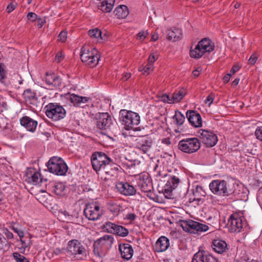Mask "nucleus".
Wrapping results in <instances>:
<instances>
[{
    "label": "nucleus",
    "instance_id": "nucleus-1",
    "mask_svg": "<svg viewBox=\"0 0 262 262\" xmlns=\"http://www.w3.org/2000/svg\"><path fill=\"white\" fill-rule=\"evenodd\" d=\"M209 188L215 194L227 196L233 194L235 191L233 183L221 180H213L209 184Z\"/></svg>",
    "mask_w": 262,
    "mask_h": 262
},
{
    "label": "nucleus",
    "instance_id": "nucleus-2",
    "mask_svg": "<svg viewBox=\"0 0 262 262\" xmlns=\"http://www.w3.org/2000/svg\"><path fill=\"white\" fill-rule=\"evenodd\" d=\"M214 49V45L212 41L208 38H204L199 41L194 49H192V47H191L189 54L192 58L199 59L202 57L205 53H210L212 52Z\"/></svg>",
    "mask_w": 262,
    "mask_h": 262
},
{
    "label": "nucleus",
    "instance_id": "nucleus-3",
    "mask_svg": "<svg viewBox=\"0 0 262 262\" xmlns=\"http://www.w3.org/2000/svg\"><path fill=\"white\" fill-rule=\"evenodd\" d=\"M114 242L112 235H105L96 241L94 244V253L100 257L103 256L105 252L109 250Z\"/></svg>",
    "mask_w": 262,
    "mask_h": 262
},
{
    "label": "nucleus",
    "instance_id": "nucleus-4",
    "mask_svg": "<svg viewBox=\"0 0 262 262\" xmlns=\"http://www.w3.org/2000/svg\"><path fill=\"white\" fill-rule=\"evenodd\" d=\"M45 108L47 116L53 121H59L66 117V110L62 106L57 103H50Z\"/></svg>",
    "mask_w": 262,
    "mask_h": 262
},
{
    "label": "nucleus",
    "instance_id": "nucleus-5",
    "mask_svg": "<svg viewBox=\"0 0 262 262\" xmlns=\"http://www.w3.org/2000/svg\"><path fill=\"white\" fill-rule=\"evenodd\" d=\"M47 166L50 172L58 176L65 175L68 169L64 161L57 157L51 158Z\"/></svg>",
    "mask_w": 262,
    "mask_h": 262
},
{
    "label": "nucleus",
    "instance_id": "nucleus-6",
    "mask_svg": "<svg viewBox=\"0 0 262 262\" xmlns=\"http://www.w3.org/2000/svg\"><path fill=\"white\" fill-rule=\"evenodd\" d=\"M112 161L106 154L102 152H95L91 157L93 168L97 173L101 169H105Z\"/></svg>",
    "mask_w": 262,
    "mask_h": 262
},
{
    "label": "nucleus",
    "instance_id": "nucleus-7",
    "mask_svg": "<svg viewBox=\"0 0 262 262\" xmlns=\"http://www.w3.org/2000/svg\"><path fill=\"white\" fill-rule=\"evenodd\" d=\"M201 146V142L196 138H187L180 141L178 148L182 151L192 154L198 151Z\"/></svg>",
    "mask_w": 262,
    "mask_h": 262
},
{
    "label": "nucleus",
    "instance_id": "nucleus-8",
    "mask_svg": "<svg viewBox=\"0 0 262 262\" xmlns=\"http://www.w3.org/2000/svg\"><path fill=\"white\" fill-rule=\"evenodd\" d=\"M120 119L127 129L133 128L140 123V116L135 112L121 110L120 112Z\"/></svg>",
    "mask_w": 262,
    "mask_h": 262
},
{
    "label": "nucleus",
    "instance_id": "nucleus-9",
    "mask_svg": "<svg viewBox=\"0 0 262 262\" xmlns=\"http://www.w3.org/2000/svg\"><path fill=\"white\" fill-rule=\"evenodd\" d=\"M84 214L89 220L95 221L98 220L103 215V209L96 202L90 203L86 205Z\"/></svg>",
    "mask_w": 262,
    "mask_h": 262
},
{
    "label": "nucleus",
    "instance_id": "nucleus-10",
    "mask_svg": "<svg viewBox=\"0 0 262 262\" xmlns=\"http://www.w3.org/2000/svg\"><path fill=\"white\" fill-rule=\"evenodd\" d=\"M92 118L96 121V125L100 129L105 130L112 124V119L107 113H92Z\"/></svg>",
    "mask_w": 262,
    "mask_h": 262
},
{
    "label": "nucleus",
    "instance_id": "nucleus-11",
    "mask_svg": "<svg viewBox=\"0 0 262 262\" xmlns=\"http://www.w3.org/2000/svg\"><path fill=\"white\" fill-rule=\"evenodd\" d=\"M198 133L200 140L207 147H212L217 143V137L216 134L212 132L201 129Z\"/></svg>",
    "mask_w": 262,
    "mask_h": 262
},
{
    "label": "nucleus",
    "instance_id": "nucleus-12",
    "mask_svg": "<svg viewBox=\"0 0 262 262\" xmlns=\"http://www.w3.org/2000/svg\"><path fill=\"white\" fill-rule=\"evenodd\" d=\"M67 250L72 255L86 256V250L83 245L77 239H72L68 243Z\"/></svg>",
    "mask_w": 262,
    "mask_h": 262
},
{
    "label": "nucleus",
    "instance_id": "nucleus-13",
    "mask_svg": "<svg viewBox=\"0 0 262 262\" xmlns=\"http://www.w3.org/2000/svg\"><path fill=\"white\" fill-rule=\"evenodd\" d=\"M137 184L142 192L147 193V196L151 199L154 198L149 194L153 189L151 180L148 174L139 176L137 181Z\"/></svg>",
    "mask_w": 262,
    "mask_h": 262
},
{
    "label": "nucleus",
    "instance_id": "nucleus-14",
    "mask_svg": "<svg viewBox=\"0 0 262 262\" xmlns=\"http://www.w3.org/2000/svg\"><path fill=\"white\" fill-rule=\"evenodd\" d=\"M181 226L185 231L190 232L194 231L204 232L208 230L207 225L193 220L183 221Z\"/></svg>",
    "mask_w": 262,
    "mask_h": 262
},
{
    "label": "nucleus",
    "instance_id": "nucleus-15",
    "mask_svg": "<svg viewBox=\"0 0 262 262\" xmlns=\"http://www.w3.org/2000/svg\"><path fill=\"white\" fill-rule=\"evenodd\" d=\"M103 229L108 232L116 234L122 237H125L128 234V231L126 228L110 222L104 225Z\"/></svg>",
    "mask_w": 262,
    "mask_h": 262
},
{
    "label": "nucleus",
    "instance_id": "nucleus-16",
    "mask_svg": "<svg viewBox=\"0 0 262 262\" xmlns=\"http://www.w3.org/2000/svg\"><path fill=\"white\" fill-rule=\"evenodd\" d=\"M227 225L230 232H239L243 227L242 220L237 214L230 216Z\"/></svg>",
    "mask_w": 262,
    "mask_h": 262
},
{
    "label": "nucleus",
    "instance_id": "nucleus-17",
    "mask_svg": "<svg viewBox=\"0 0 262 262\" xmlns=\"http://www.w3.org/2000/svg\"><path fill=\"white\" fill-rule=\"evenodd\" d=\"M117 190L125 196L134 195L136 193L135 187L127 182H118L116 185Z\"/></svg>",
    "mask_w": 262,
    "mask_h": 262
},
{
    "label": "nucleus",
    "instance_id": "nucleus-18",
    "mask_svg": "<svg viewBox=\"0 0 262 262\" xmlns=\"http://www.w3.org/2000/svg\"><path fill=\"white\" fill-rule=\"evenodd\" d=\"M191 262H217V260L205 251L199 250L193 255Z\"/></svg>",
    "mask_w": 262,
    "mask_h": 262
},
{
    "label": "nucleus",
    "instance_id": "nucleus-19",
    "mask_svg": "<svg viewBox=\"0 0 262 262\" xmlns=\"http://www.w3.org/2000/svg\"><path fill=\"white\" fill-rule=\"evenodd\" d=\"M186 116L189 123L195 127L202 126V118L199 113L195 111L189 110L186 112Z\"/></svg>",
    "mask_w": 262,
    "mask_h": 262
},
{
    "label": "nucleus",
    "instance_id": "nucleus-20",
    "mask_svg": "<svg viewBox=\"0 0 262 262\" xmlns=\"http://www.w3.org/2000/svg\"><path fill=\"white\" fill-rule=\"evenodd\" d=\"M136 146L137 148L143 151L144 153L147 152L152 145V140L148 139L147 137H140L136 139Z\"/></svg>",
    "mask_w": 262,
    "mask_h": 262
},
{
    "label": "nucleus",
    "instance_id": "nucleus-21",
    "mask_svg": "<svg viewBox=\"0 0 262 262\" xmlns=\"http://www.w3.org/2000/svg\"><path fill=\"white\" fill-rule=\"evenodd\" d=\"M21 126L24 127L28 131L33 133L35 132L38 123L28 116H24L19 120Z\"/></svg>",
    "mask_w": 262,
    "mask_h": 262
},
{
    "label": "nucleus",
    "instance_id": "nucleus-22",
    "mask_svg": "<svg viewBox=\"0 0 262 262\" xmlns=\"http://www.w3.org/2000/svg\"><path fill=\"white\" fill-rule=\"evenodd\" d=\"M26 181L33 184H39L42 182V179L39 172L35 171L34 169L30 168L26 172Z\"/></svg>",
    "mask_w": 262,
    "mask_h": 262
},
{
    "label": "nucleus",
    "instance_id": "nucleus-23",
    "mask_svg": "<svg viewBox=\"0 0 262 262\" xmlns=\"http://www.w3.org/2000/svg\"><path fill=\"white\" fill-rule=\"evenodd\" d=\"M212 247L215 252L220 254L226 253L228 250L226 242L220 239H214L212 241Z\"/></svg>",
    "mask_w": 262,
    "mask_h": 262
},
{
    "label": "nucleus",
    "instance_id": "nucleus-24",
    "mask_svg": "<svg viewBox=\"0 0 262 262\" xmlns=\"http://www.w3.org/2000/svg\"><path fill=\"white\" fill-rule=\"evenodd\" d=\"M119 250L122 258L124 259L129 260L133 255V249L129 244H120Z\"/></svg>",
    "mask_w": 262,
    "mask_h": 262
},
{
    "label": "nucleus",
    "instance_id": "nucleus-25",
    "mask_svg": "<svg viewBox=\"0 0 262 262\" xmlns=\"http://www.w3.org/2000/svg\"><path fill=\"white\" fill-rule=\"evenodd\" d=\"M46 83L51 88H59L61 84V79L59 76L54 74H46L45 77Z\"/></svg>",
    "mask_w": 262,
    "mask_h": 262
},
{
    "label": "nucleus",
    "instance_id": "nucleus-26",
    "mask_svg": "<svg viewBox=\"0 0 262 262\" xmlns=\"http://www.w3.org/2000/svg\"><path fill=\"white\" fill-rule=\"evenodd\" d=\"M180 182V180L177 177L174 176L171 177L165 186V194L170 195L172 191L178 186Z\"/></svg>",
    "mask_w": 262,
    "mask_h": 262
},
{
    "label": "nucleus",
    "instance_id": "nucleus-27",
    "mask_svg": "<svg viewBox=\"0 0 262 262\" xmlns=\"http://www.w3.org/2000/svg\"><path fill=\"white\" fill-rule=\"evenodd\" d=\"M169 246V239L165 236H161L156 243L155 248L158 252L165 251Z\"/></svg>",
    "mask_w": 262,
    "mask_h": 262
},
{
    "label": "nucleus",
    "instance_id": "nucleus-28",
    "mask_svg": "<svg viewBox=\"0 0 262 262\" xmlns=\"http://www.w3.org/2000/svg\"><path fill=\"white\" fill-rule=\"evenodd\" d=\"M97 53H98V51L95 48H92L89 46H83L81 49L80 59L82 62L88 61V58L87 57L89 56L93 57V54H97Z\"/></svg>",
    "mask_w": 262,
    "mask_h": 262
},
{
    "label": "nucleus",
    "instance_id": "nucleus-29",
    "mask_svg": "<svg viewBox=\"0 0 262 262\" xmlns=\"http://www.w3.org/2000/svg\"><path fill=\"white\" fill-rule=\"evenodd\" d=\"M115 0H103L102 2H98L97 6L99 9L103 12H110L114 7Z\"/></svg>",
    "mask_w": 262,
    "mask_h": 262
},
{
    "label": "nucleus",
    "instance_id": "nucleus-30",
    "mask_svg": "<svg viewBox=\"0 0 262 262\" xmlns=\"http://www.w3.org/2000/svg\"><path fill=\"white\" fill-rule=\"evenodd\" d=\"M49 187L51 188L52 191L57 195H62L64 194L65 185L60 182H50Z\"/></svg>",
    "mask_w": 262,
    "mask_h": 262
},
{
    "label": "nucleus",
    "instance_id": "nucleus-31",
    "mask_svg": "<svg viewBox=\"0 0 262 262\" xmlns=\"http://www.w3.org/2000/svg\"><path fill=\"white\" fill-rule=\"evenodd\" d=\"M67 99L74 106H78L81 103H85L89 100V98L86 97H81L74 94L69 95Z\"/></svg>",
    "mask_w": 262,
    "mask_h": 262
},
{
    "label": "nucleus",
    "instance_id": "nucleus-32",
    "mask_svg": "<svg viewBox=\"0 0 262 262\" xmlns=\"http://www.w3.org/2000/svg\"><path fill=\"white\" fill-rule=\"evenodd\" d=\"M182 36V30L175 28L173 30H168L167 38L168 40L176 41L181 38Z\"/></svg>",
    "mask_w": 262,
    "mask_h": 262
},
{
    "label": "nucleus",
    "instance_id": "nucleus-33",
    "mask_svg": "<svg viewBox=\"0 0 262 262\" xmlns=\"http://www.w3.org/2000/svg\"><path fill=\"white\" fill-rule=\"evenodd\" d=\"M115 15L118 18H125L128 15L127 7L125 5H121L117 7L114 11Z\"/></svg>",
    "mask_w": 262,
    "mask_h": 262
},
{
    "label": "nucleus",
    "instance_id": "nucleus-34",
    "mask_svg": "<svg viewBox=\"0 0 262 262\" xmlns=\"http://www.w3.org/2000/svg\"><path fill=\"white\" fill-rule=\"evenodd\" d=\"M192 191L194 198L193 199L191 198L190 200L192 199L193 201H200L201 200V197L205 196L206 194V193L204 190L203 187L201 186H196Z\"/></svg>",
    "mask_w": 262,
    "mask_h": 262
},
{
    "label": "nucleus",
    "instance_id": "nucleus-35",
    "mask_svg": "<svg viewBox=\"0 0 262 262\" xmlns=\"http://www.w3.org/2000/svg\"><path fill=\"white\" fill-rule=\"evenodd\" d=\"M23 96L26 101L30 103H33L37 100L36 93L31 89L26 90L23 93Z\"/></svg>",
    "mask_w": 262,
    "mask_h": 262
},
{
    "label": "nucleus",
    "instance_id": "nucleus-36",
    "mask_svg": "<svg viewBox=\"0 0 262 262\" xmlns=\"http://www.w3.org/2000/svg\"><path fill=\"white\" fill-rule=\"evenodd\" d=\"M88 33L91 38L97 39L99 41L105 40L104 38L105 37V34H104V35L102 36V32L98 28L90 30L88 32Z\"/></svg>",
    "mask_w": 262,
    "mask_h": 262
},
{
    "label": "nucleus",
    "instance_id": "nucleus-37",
    "mask_svg": "<svg viewBox=\"0 0 262 262\" xmlns=\"http://www.w3.org/2000/svg\"><path fill=\"white\" fill-rule=\"evenodd\" d=\"M93 57L91 56H89L87 58H88V61H83V62L85 63V64L90 66V67H94L96 66L98 62V61L100 59V55L99 53L97 54H92Z\"/></svg>",
    "mask_w": 262,
    "mask_h": 262
},
{
    "label": "nucleus",
    "instance_id": "nucleus-38",
    "mask_svg": "<svg viewBox=\"0 0 262 262\" xmlns=\"http://www.w3.org/2000/svg\"><path fill=\"white\" fill-rule=\"evenodd\" d=\"M185 95L186 91L183 89H182L178 92H176L171 95L172 97L171 98L172 99V102H173V103L180 102L183 99Z\"/></svg>",
    "mask_w": 262,
    "mask_h": 262
},
{
    "label": "nucleus",
    "instance_id": "nucleus-39",
    "mask_svg": "<svg viewBox=\"0 0 262 262\" xmlns=\"http://www.w3.org/2000/svg\"><path fill=\"white\" fill-rule=\"evenodd\" d=\"M107 206L111 212L116 214L119 213L122 208V207L120 205L112 201H110L108 203Z\"/></svg>",
    "mask_w": 262,
    "mask_h": 262
},
{
    "label": "nucleus",
    "instance_id": "nucleus-40",
    "mask_svg": "<svg viewBox=\"0 0 262 262\" xmlns=\"http://www.w3.org/2000/svg\"><path fill=\"white\" fill-rule=\"evenodd\" d=\"M11 246V243L8 242L6 238L0 235V250L7 251Z\"/></svg>",
    "mask_w": 262,
    "mask_h": 262
},
{
    "label": "nucleus",
    "instance_id": "nucleus-41",
    "mask_svg": "<svg viewBox=\"0 0 262 262\" xmlns=\"http://www.w3.org/2000/svg\"><path fill=\"white\" fill-rule=\"evenodd\" d=\"M173 118L176 120L177 124L179 125H182L185 119V116L178 111H176Z\"/></svg>",
    "mask_w": 262,
    "mask_h": 262
},
{
    "label": "nucleus",
    "instance_id": "nucleus-42",
    "mask_svg": "<svg viewBox=\"0 0 262 262\" xmlns=\"http://www.w3.org/2000/svg\"><path fill=\"white\" fill-rule=\"evenodd\" d=\"M13 257L16 262H30L26 257L20 255L18 252L13 253Z\"/></svg>",
    "mask_w": 262,
    "mask_h": 262
},
{
    "label": "nucleus",
    "instance_id": "nucleus-43",
    "mask_svg": "<svg viewBox=\"0 0 262 262\" xmlns=\"http://www.w3.org/2000/svg\"><path fill=\"white\" fill-rule=\"evenodd\" d=\"M171 95H168L166 94H162L161 96H159L161 101L165 103H168L170 104L173 103V102H172V99L171 98Z\"/></svg>",
    "mask_w": 262,
    "mask_h": 262
},
{
    "label": "nucleus",
    "instance_id": "nucleus-44",
    "mask_svg": "<svg viewBox=\"0 0 262 262\" xmlns=\"http://www.w3.org/2000/svg\"><path fill=\"white\" fill-rule=\"evenodd\" d=\"M148 34V33L147 31H141L138 33L137 38L140 40H143Z\"/></svg>",
    "mask_w": 262,
    "mask_h": 262
},
{
    "label": "nucleus",
    "instance_id": "nucleus-45",
    "mask_svg": "<svg viewBox=\"0 0 262 262\" xmlns=\"http://www.w3.org/2000/svg\"><path fill=\"white\" fill-rule=\"evenodd\" d=\"M68 32L65 31H61L58 35V40L61 41L62 42L66 41L67 37Z\"/></svg>",
    "mask_w": 262,
    "mask_h": 262
},
{
    "label": "nucleus",
    "instance_id": "nucleus-46",
    "mask_svg": "<svg viewBox=\"0 0 262 262\" xmlns=\"http://www.w3.org/2000/svg\"><path fill=\"white\" fill-rule=\"evenodd\" d=\"M3 233L5 235L6 237L8 239H13L14 238V236L13 233L9 231L7 229H5L3 230Z\"/></svg>",
    "mask_w": 262,
    "mask_h": 262
},
{
    "label": "nucleus",
    "instance_id": "nucleus-47",
    "mask_svg": "<svg viewBox=\"0 0 262 262\" xmlns=\"http://www.w3.org/2000/svg\"><path fill=\"white\" fill-rule=\"evenodd\" d=\"M152 69V64L150 63H148L142 70H139L140 71H143L144 73H146L148 74L149 73V71Z\"/></svg>",
    "mask_w": 262,
    "mask_h": 262
},
{
    "label": "nucleus",
    "instance_id": "nucleus-48",
    "mask_svg": "<svg viewBox=\"0 0 262 262\" xmlns=\"http://www.w3.org/2000/svg\"><path fill=\"white\" fill-rule=\"evenodd\" d=\"M28 19L32 21H34L37 19V15L33 12H29L27 14Z\"/></svg>",
    "mask_w": 262,
    "mask_h": 262
},
{
    "label": "nucleus",
    "instance_id": "nucleus-49",
    "mask_svg": "<svg viewBox=\"0 0 262 262\" xmlns=\"http://www.w3.org/2000/svg\"><path fill=\"white\" fill-rule=\"evenodd\" d=\"M255 134L257 139L262 141V127L256 129Z\"/></svg>",
    "mask_w": 262,
    "mask_h": 262
},
{
    "label": "nucleus",
    "instance_id": "nucleus-50",
    "mask_svg": "<svg viewBox=\"0 0 262 262\" xmlns=\"http://www.w3.org/2000/svg\"><path fill=\"white\" fill-rule=\"evenodd\" d=\"M257 60V57L256 55L253 54L250 57L248 60V63L251 65H253L255 63L256 61Z\"/></svg>",
    "mask_w": 262,
    "mask_h": 262
},
{
    "label": "nucleus",
    "instance_id": "nucleus-51",
    "mask_svg": "<svg viewBox=\"0 0 262 262\" xmlns=\"http://www.w3.org/2000/svg\"><path fill=\"white\" fill-rule=\"evenodd\" d=\"M12 229L15 232H16L18 234V236L20 238H23L24 237V233L22 230L18 229L17 228H15L14 226L12 227Z\"/></svg>",
    "mask_w": 262,
    "mask_h": 262
},
{
    "label": "nucleus",
    "instance_id": "nucleus-52",
    "mask_svg": "<svg viewBox=\"0 0 262 262\" xmlns=\"http://www.w3.org/2000/svg\"><path fill=\"white\" fill-rule=\"evenodd\" d=\"M214 97L213 94H210L209 95H208L206 99L205 100V103H208L209 105H210V104H212L213 102V101L214 100Z\"/></svg>",
    "mask_w": 262,
    "mask_h": 262
},
{
    "label": "nucleus",
    "instance_id": "nucleus-53",
    "mask_svg": "<svg viewBox=\"0 0 262 262\" xmlns=\"http://www.w3.org/2000/svg\"><path fill=\"white\" fill-rule=\"evenodd\" d=\"M20 241L22 245V247L25 249L27 248H30L31 245H32L31 241L30 239L29 243L27 244L25 241L23 240L22 238H20Z\"/></svg>",
    "mask_w": 262,
    "mask_h": 262
},
{
    "label": "nucleus",
    "instance_id": "nucleus-54",
    "mask_svg": "<svg viewBox=\"0 0 262 262\" xmlns=\"http://www.w3.org/2000/svg\"><path fill=\"white\" fill-rule=\"evenodd\" d=\"M136 218V215L135 213H128L127 214L125 219L130 221H133Z\"/></svg>",
    "mask_w": 262,
    "mask_h": 262
},
{
    "label": "nucleus",
    "instance_id": "nucleus-55",
    "mask_svg": "<svg viewBox=\"0 0 262 262\" xmlns=\"http://www.w3.org/2000/svg\"><path fill=\"white\" fill-rule=\"evenodd\" d=\"M5 77V72L3 66L0 64V81L4 79Z\"/></svg>",
    "mask_w": 262,
    "mask_h": 262
},
{
    "label": "nucleus",
    "instance_id": "nucleus-56",
    "mask_svg": "<svg viewBox=\"0 0 262 262\" xmlns=\"http://www.w3.org/2000/svg\"><path fill=\"white\" fill-rule=\"evenodd\" d=\"M37 26L39 28H41L44 24L46 23V20L44 18H37Z\"/></svg>",
    "mask_w": 262,
    "mask_h": 262
},
{
    "label": "nucleus",
    "instance_id": "nucleus-57",
    "mask_svg": "<svg viewBox=\"0 0 262 262\" xmlns=\"http://www.w3.org/2000/svg\"><path fill=\"white\" fill-rule=\"evenodd\" d=\"M157 57L154 54H151L148 57V63L152 64V63L156 60Z\"/></svg>",
    "mask_w": 262,
    "mask_h": 262
},
{
    "label": "nucleus",
    "instance_id": "nucleus-58",
    "mask_svg": "<svg viewBox=\"0 0 262 262\" xmlns=\"http://www.w3.org/2000/svg\"><path fill=\"white\" fill-rule=\"evenodd\" d=\"M15 8V5L12 3L9 4L7 7V11L8 13L11 12Z\"/></svg>",
    "mask_w": 262,
    "mask_h": 262
},
{
    "label": "nucleus",
    "instance_id": "nucleus-59",
    "mask_svg": "<svg viewBox=\"0 0 262 262\" xmlns=\"http://www.w3.org/2000/svg\"><path fill=\"white\" fill-rule=\"evenodd\" d=\"M62 58H63V57H62V53L58 52L57 53V54L56 55L55 60L57 62H60L61 61V60L62 59Z\"/></svg>",
    "mask_w": 262,
    "mask_h": 262
},
{
    "label": "nucleus",
    "instance_id": "nucleus-60",
    "mask_svg": "<svg viewBox=\"0 0 262 262\" xmlns=\"http://www.w3.org/2000/svg\"><path fill=\"white\" fill-rule=\"evenodd\" d=\"M201 71V68L200 67H198L195 70L193 71L192 75L195 77H198L200 75Z\"/></svg>",
    "mask_w": 262,
    "mask_h": 262
},
{
    "label": "nucleus",
    "instance_id": "nucleus-61",
    "mask_svg": "<svg viewBox=\"0 0 262 262\" xmlns=\"http://www.w3.org/2000/svg\"><path fill=\"white\" fill-rule=\"evenodd\" d=\"M239 69H240V67L238 64H234L232 67V68L230 71V73L232 74H234L235 72H236L237 71H238Z\"/></svg>",
    "mask_w": 262,
    "mask_h": 262
},
{
    "label": "nucleus",
    "instance_id": "nucleus-62",
    "mask_svg": "<svg viewBox=\"0 0 262 262\" xmlns=\"http://www.w3.org/2000/svg\"><path fill=\"white\" fill-rule=\"evenodd\" d=\"M131 76V74L129 73H125L123 74L122 76V80L124 81L127 80Z\"/></svg>",
    "mask_w": 262,
    "mask_h": 262
},
{
    "label": "nucleus",
    "instance_id": "nucleus-63",
    "mask_svg": "<svg viewBox=\"0 0 262 262\" xmlns=\"http://www.w3.org/2000/svg\"><path fill=\"white\" fill-rule=\"evenodd\" d=\"M231 77V74H226L223 78V81L224 83H227L229 81Z\"/></svg>",
    "mask_w": 262,
    "mask_h": 262
},
{
    "label": "nucleus",
    "instance_id": "nucleus-64",
    "mask_svg": "<svg viewBox=\"0 0 262 262\" xmlns=\"http://www.w3.org/2000/svg\"><path fill=\"white\" fill-rule=\"evenodd\" d=\"M129 160L130 162H132V163L130 165L128 164V163L126 164V166L127 167V168H132L133 167H135L136 166V164H135V160Z\"/></svg>",
    "mask_w": 262,
    "mask_h": 262
}]
</instances>
